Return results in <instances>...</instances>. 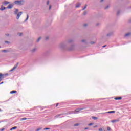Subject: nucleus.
Here are the masks:
<instances>
[{
    "label": "nucleus",
    "instance_id": "f257e3e1",
    "mask_svg": "<svg viewBox=\"0 0 131 131\" xmlns=\"http://www.w3.org/2000/svg\"><path fill=\"white\" fill-rule=\"evenodd\" d=\"M68 46V45L66 41L64 42H62L59 43V45L58 46V48H59V49H60V50H67Z\"/></svg>",
    "mask_w": 131,
    "mask_h": 131
},
{
    "label": "nucleus",
    "instance_id": "f03ea898",
    "mask_svg": "<svg viewBox=\"0 0 131 131\" xmlns=\"http://www.w3.org/2000/svg\"><path fill=\"white\" fill-rule=\"evenodd\" d=\"M14 4L18 6H22L24 5V4H25V1H24V0H20V1L16 0L14 1Z\"/></svg>",
    "mask_w": 131,
    "mask_h": 131
},
{
    "label": "nucleus",
    "instance_id": "7ed1b4c3",
    "mask_svg": "<svg viewBox=\"0 0 131 131\" xmlns=\"http://www.w3.org/2000/svg\"><path fill=\"white\" fill-rule=\"evenodd\" d=\"M73 50H75V45H72L69 47H67V51H73Z\"/></svg>",
    "mask_w": 131,
    "mask_h": 131
},
{
    "label": "nucleus",
    "instance_id": "20e7f679",
    "mask_svg": "<svg viewBox=\"0 0 131 131\" xmlns=\"http://www.w3.org/2000/svg\"><path fill=\"white\" fill-rule=\"evenodd\" d=\"M22 15V12H19L17 14L16 19L17 20H19V18L20 17H21V15Z\"/></svg>",
    "mask_w": 131,
    "mask_h": 131
},
{
    "label": "nucleus",
    "instance_id": "39448f33",
    "mask_svg": "<svg viewBox=\"0 0 131 131\" xmlns=\"http://www.w3.org/2000/svg\"><path fill=\"white\" fill-rule=\"evenodd\" d=\"M73 42V39H70L67 41H66V42H67L68 46V45H69V43H71V42Z\"/></svg>",
    "mask_w": 131,
    "mask_h": 131
},
{
    "label": "nucleus",
    "instance_id": "423d86ee",
    "mask_svg": "<svg viewBox=\"0 0 131 131\" xmlns=\"http://www.w3.org/2000/svg\"><path fill=\"white\" fill-rule=\"evenodd\" d=\"M37 50V48L36 47H34L31 50V53H35Z\"/></svg>",
    "mask_w": 131,
    "mask_h": 131
},
{
    "label": "nucleus",
    "instance_id": "0eeeda50",
    "mask_svg": "<svg viewBox=\"0 0 131 131\" xmlns=\"http://www.w3.org/2000/svg\"><path fill=\"white\" fill-rule=\"evenodd\" d=\"M83 109H86V107L77 108L75 111V112H79V111H81V110H83Z\"/></svg>",
    "mask_w": 131,
    "mask_h": 131
},
{
    "label": "nucleus",
    "instance_id": "6e6552de",
    "mask_svg": "<svg viewBox=\"0 0 131 131\" xmlns=\"http://www.w3.org/2000/svg\"><path fill=\"white\" fill-rule=\"evenodd\" d=\"M8 75H9L8 73H6L4 74H2V76H1V77L2 78H5L6 76H8Z\"/></svg>",
    "mask_w": 131,
    "mask_h": 131
},
{
    "label": "nucleus",
    "instance_id": "1a4fd4ad",
    "mask_svg": "<svg viewBox=\"0 0 131 131\" xmlns=\"http://www.w3.org/2000/svg\"><path fill=\"white\" fill-rule=\"evenodd\" d=\"M14 6V4H9L8 7H6V9H12Z\"/></svg>",
    "mask_w": 131,
    "mask_h": 131
},
{
    "label": "nucleus",
    "instance_id": "9d476101",
    "mask_svg": "<svg viewBox=\"0 0 131 131\" xmlns=\"http://www.w3.org/2000/svg\"><path fill=\"white\" fill-rule=\"evenodd\" d=\"M9 4H10V2H8V1H4L3 2V5L4 6H7V5H9Z\"/></svg>",
    "mask_w": 131,
    "mask_h": 131
},
{
    "label": "nucleus",
    "instance_id": "9b49d317",
    "mask_svg": "<svg viewBox=\"0 0 131 131\" xmlns=\"http://www.w3.org/2000/svg\"><path fill=\"white\" fill-rule=\"evenodd\" d=\"M7 9V7H4L3 5L1 6V8H0L1 11H5Z\"/></svg>",
    "mask_w": 131,
    "mask_h": 131
},
{
    "label": "nucleus",
    "instance_id": "f8f14e48",
    "mask_svg": "<svg viewBox=\"0 0 131 131\" xmlns=\"http://www.w3.org/2000/svg\"><path fill=\"white\" fill-rule=\"evenodd\" d=\"M130 35H131V33L128 32V33H127L126 34H125L124 36H125V37H128V36H130Z\"/></svg>",
    "mask_w": 131,
    "mask_h": 131
},
{
    "label": "nucleus",
    "instance_id": "ddd939ff",
    "mask_svg": "<svg viewBox=\"0 0 131 131\" xmlns=\"http://www.w3.org/2000/svg\"><path fill=\"white\" fill-rule=\"evenodd\" d=\"M113 34V32H111L106 34V36H108V37L111 36Z\"/></svg>",
    "mask_w": 131,
    "mask_h": 131
},
{
    "label": "nucleus",
    "instance_id": "4468645a",
    "mask_svg": "<svg viewBox=\"0 0 131 131\" xmlns=\"http://www.w3.org/2000/svg\"><path fill=\"white\" fill-rule=\"evenodd\" d=\"M81 42H83L84 43H85V45H88V42L86 41V40L85 39H82L81 40Z\"/></svg>",
    "mask_w": 131,
    "mask_h": 131
},
{
    "label": "nucleus",
    "instance_id": "2eb2a0df",
    "mask_svg": "<svg viewBox=\"0 0 131 131\" xmlns=\"http://www.w3.org/2000/svg\"><path fill=\"white\" fill-rule=\"evenodd\" d=\"M118 121H119V120L118 119H116V120H113L111 121V122H112L113 123H114V122H118Z\"/></svg>",
    "mask_w": 131,
    "mask_h": 131
},
{
    "label": "nucleus",
    "instance_id": "dca6fc26",
    "mask_svg": "<svg viewBox=\"0 0 131 131\" xmlns=\"http://www.w3.org/2000/svg\"><path fill=\"white\" fill-rule=\"evenodd\" d=\"M19 12V10L16 9L14 11V14L15 15H17L18 14V12Z\"/></svg>",
    "mask_w": 131,
    "mask_h": 131
},
{
    "label": "nucleus",
    "instance_id": "f3484780",
    "mask_svg": "<svg viewBox=\"0 0 131 131\" xmlns=\"http://www.w3.org/2000/svg\"><path fill=\"white\" fill-rule=\"evenodd\" d=\"M17 93V91L13 90L10 92V94H16Z\"/></svg>",
    "mask_w": 131,
    "mask_h": 131
},
{
    "label": "nucleus",
    "instance_id": "a211bd4d",
    "mask_svg": "<svg viewBox=\"0 0 131 131\" xmlns=\"http://www.w3.org/2000/svg\"><path fill=\"white\" fill-rule=\"evenodd\" d=\"M105 113H115V111H109V112H105Z\"/></svg>",
    "mask_w": 131,
    "mask_h": 131
},
{
    "label": "nucleus",
    "instance_id": "6ab92c4d",
    "mask_svg": "<svg viewBox=\"0 0 131 131\" xmlns=\"http://www.w3.org/2000/svg\"><path fill=\"white\" fill-rule=\"evenodd\" d=\"M120 13H121V10H118L117 12V15L119 16V14H120Z\"/></svg>",
    "mask_w": 131,
    "mask_h": 131
},
{
    "label": "nucleus",
    "instance_id": "aec40b11",
    "mask_svg": "<svg viewBox=\"0 0 131 131\" xmlns=\"http://www.w3.org/2000/svg\"><path fill=\"white\" fill-rule=\"evenodd\" d=\"M29 18V15H28V14L27 15V18L26 19H25V20L24 21V22H26L28 21V19Z\"/></svg>",
    "mask_w": 131,
    "mask_h": 131
},
{
    "label": "nucleus",
    "instance_id": "412c9836",
    "mask_svg": "<svg viewBox=\"0 0 131 131\" xmlns=\"http://www.w3.org/2000/svg\"><path fill=\"white\" fill-rule=\"evenodd\" d=\"M80 3L77 4V5H76V8H79V7H80Z\"/></svg>",
    "mask_w": 131,
    "mask_h": 131
},
{
    "label": "nucleus",
    "instance_id": "4be33fe9",
    "mask_svg": "<svg viewBox=\"0 0 131 131\" xmlns=\"http://www.w3.org/2000/svg\"><path fill=\"white\" fill-rule=\"evenodd\" d=\"M41 39V37H39L37 40H36V42H39V41Z\"/></svg>",
    "mask_w": 131,
    "mask_h": 131
},
{
    "label": "nucleus",
    "instance_id": "5701e85b",
    "mask_svg": "<svg viewBox=\"0 0 131 131\" xmlns=\"http://www.w3.org/2000/svg\"><path fill=\"white\" fill-rule=\"evenodd\" d=\"M122 99V97H116L115 98V100H121Z\"/></svg>",
    "mask_w": 131,
    "mask_h": 131
},
{
    "label": "nucleus",
    "instance_id": "b1692460",
    "mask_svg": "<svg viewBox=\"0 0 131 131\" xmlns=\"http://www.w3.org/2000/svg\"><path fill=\"white\" fill-rule=\"evenodd\" d=\"M17 128V126H14L10 129V130H13L14 129H16Z\"/></svg>",
    "mask_w": 131,
    "mask_h": 131
},
{
    "label": "nucleus",
    "instance_id": "393cba45",
    "mask_svg": "<svg viewBox=\"0 0 131 131\" xmlns=\"http://www.w3.org/2000/svg\"><path fill=\"white\" fill-rule=\"evenodd\" d=\"M109 8H110V5H107L105 7V9L107 10V9H109Z\"/></svg>",
    "mask_w": 131,
    "mask_h": 131
},
{
    "label": "nucleus",
    "instance_id": "a878e982",
    "mask_svg": "<svg viewBox=\"0 0 131 131\" xmlns=\"http://www.w3.org/2000/svg\"><path fill=\"white\" fill-rule=\"evenodd\" d=\"M86 14H88V12L86 11H84L83 13V15H84V16H85Z\"/></svg>",
    "mask_w": 131,
    "mask_h": 131
},
{
    "label": "nucleus",
    "instance_id": "bb28decb",
    "mask_svg": "<svg viewBox=\"0 0 131 131\" xmlns=\"http://www.w3.org/2000/svg\"><path fill=\"white\" fill-rule=\"evenodd\" d=\"M3 53H8L9 51L8 50H2Z\"/></svg>",
    "mask_w": 131,
    "mask_h": 131
},
{
    "label": "nucleus",
    "instance_id": "cd10ccee",
    "mask_svg": "<svg viewBox=\"0 0 131 131\" xmlns=\"http://www.w3.org/2000/svg\"><path fill=\"white\" fill-rule=\"evenodd\" d=\"M17 67H18V64H16V66H15L12 69H13V70H15Z\"/></svg>",
    "mask_w": 131,
    "mask_h": 131
},
{
    "label": "nucleus",
    "instance_id": "c85d7f7f",
    "mask_svg": "<svg viewBox=\"0 0 131 131\" xmlns=\"http://www.w3.org/2000/svg\"><path fill=\"white\" fill-rule=\"evenodd\" d=\"M92 119H94V120L98 119V118L96 117H92Z\"/></svg>",
    "mask_w": 131,
    "mask_h": 131
},
{
    "label": "nucleus",
    "instance_id": "c756f323",
    "mask_svg": "<svg viewBox=\"0 0 131 131\" xmlns=\"http://www.w3.org/2000/svg\"><path fill=\"white\" fill-rule=\"evenodd\" d=\"M42 129V128L39 127V128H38L36 130V131L41 130Z\"/></svg>",
    "mask_w": 131,
    "mask_h": 131
},
{
    "label": "nucleus",
    "instance_id": "7c9ffc66",
    "mask_svg": "<svg viewBox=\"0 0 131 131\" xmlns=\"http://www.w3.org/2000/svg\"><path fill=\"white\" fill-rule=\"evenodd\" d=\"M88 7V5H85V6L84 7V8H83L82 10H85V9H86V7Z\"/></svg>",
    "mask_w": 131,
    "mask_h": 131
},
{
    "label": "nucleus",
    "instance_id": "2f4dec72",
    "mask_svg": "<svg viewBox=\"0 0 131 131\" xmlns=\"http://www.w3.org/2000/svg\"><path fill=\"white\" fill-rule=\"evenodd\" d=\"M61 115H62V114H58L57 115H56L55 116L56 118H58V117H59V116H61Z\"/></svg>",
    "mask_w": 131,
    "mask_h": 131
},
{
    "label": "nucleus",
    "instance_id": "473e14b6",
    "mask_svg": "<svg viewBox=\"0 0 131 131\" xmlns=\"http://www.w3.org/2000/svg\"><path fill=\"white\" fill-rule=\"evenodd\" d=\"M27 119V118H23L21 119V120H26Z\"/></svg>",
    "mask_w": 131,
    "mask_h": 131
},
{
    "label": "nucleus",
    "instance_id": "72a5a7b5",
    "mask_svg": "<svg viewBox=\"0 0 131 131\" xmlns=\"http://www.w3.org/2000/svg\"><path fill=\"white\" fill-rule=\"evenodd\" d=\"M17 35H18L19 36H21L22 35V33H18L17 34Z\"/></svg>",
    "mask_w": 131,
    "mask_h": 131
},
{
    "label": "nucleus",
    "instance_id": "f704fd0d",
    "mask_svg": "<svg viewBox=\"0 0 131 131\" xmlns=\"http://www.w3.org/2000/svg\"><path fill=\"white\" fill-rule=\"evenodd\" d=\"M78 125H79V124L76 123L74 125V126H78Z\"/></svg>",
    "mask_w": 131,
    "mask_h": 131
},
{
    "label": "nucleus",
    "instance_id": "c9c22d12",
    "mask_svg": "<svg viewBox=\"0 0 131 131\" xmlns=\"http://www.w3.org/2000/svg\"><path fill=\"white\" fill-rule=\"evenodd\" d=\"M93 124H94V123H91L89 124L88 125H89V126H91L93 125Z\"/></svg>",
    "mask_w": 131,
    "mask_h": 131
},
{
    "label": "nucleus",
    "instance_id": "e433bc0d",
    "mask_svg": "<svg viewBox=\"0 0 131 131\" xmlns=\"http://www.w3.org/2000/svg\"><path fill=\"white\" fill-rule=\"evenodd\" d=\"M83 26H84V27H86V26H88V24H83Z\"/></svg>",
    "mask_w": 131,
    "mask_h": 131
},
{
    "label": "nucleus",
    "instance_id": "4c0bfd02",
    "mask_svg": "<svg viewBox=\"0 0 131 131\" xmlns=\"http://www.w3.org/2000/svg\"><path fill=\"white\" fill-rule=\"evenodd\" d=\"M5 43H7V44L10 43V42L9 41H5Z\"/></svg>",
    "mask_w": 131,
    "mask_h": 131
},
{
    "label": "nucleus",
    "instance_id": "58836bf2",
    "mask_svg": "<svg viewBox=\"0 0 131 131\" xmlns=\"http://www.w3.org/2000/svg\"><path fill=\"white\" fill-rule=\"evenodd\" d=\"M6 36H10V34L7 33V34H5Z\"/></svg>",
    "mask_w": 131,
    "mask_h": 131
},
{
    "label": "nucleus",
    "instance_id": "ea45409f",
    "mask_svg": "<svg viewBox=\"0 0 131 131\" xmlns=\"http://www.w3.org/2000/svg\"><path fill=\"white\" fill-rule=\"evenodd\" d=\"M45 39H46V40H48V39H49V36H46V37H45Z\"/></svg>",
    "mask_w": 131,
    "mask_h": 131
},
{
    "label": "nucleus",
    "instance_id": "a19ab883",
    "mask_svg": "<svg viewBox=\"0 0 131 131\" xmlns=\"http://www.w3.org/2000/svg\"><path fill=\"white\" fill-rule=\"evenodd\" d=\"M90 43H91V45H94L95 43V42L91 41V42H90Z\"/></svg>",
    "mask_w": 131,
    "mask_h": 131
},
{
    "label": "nucleus",
    "instance_id": "79ce46f5",
    "mask_svg": "<svg viewBox=\"0 0 131 131\" xmlns=\"http://www.w3.org/2000/svg\"><path fill=\"white\" fill-rule=\"evenodd\" d=\"M47 129H50V128H45L44 130H47Z\"/></svg>",
    "mask_w": 131,
    "mask_h": 131
},
{
    "label": "nucleus",
    "instance_id": "37998d69",
    "mask_svg": "<svg viewBox=\"0 0 131 131\" xmlns=\"http://www.w3.org/2000/svg\"><path fill=\"white\" fill-rule=\"evenodd\" d=\"M51 9H52V6L50 5L49 8V10H51Z\"/></svg>",
    "mask_w": 131,
    "mask_h": 131
},
{
    "label": "nucleus",
    "instance_id": "c03bdc74",
    "mask_svg": "<svg viewBox=\"0 0 131 131\" xmlns=\"http://www.w3.org/2000/svg\"><path fill=\"white\" fill-rule=\"evenodd\" d=\"M99 131H103V129L102 128H100L99 129Z\"/></svg>",
    "mask_w": 131,
    "mask_h": 131
},
{
    "label": "nucleus",
    "instance_id": "a18cd8bd",
    "mask_svg": "<svg viewBox=\"0 0 131 131\" xmlns=\"http://www.w3.org/2000/svg\"><path fill=\"white\" fill-rule=\"evenodd\" d=\"M111 128H110V127H107V130L109 131V130H111Z\"/></svg>",
    "mask_w": 131,
    "mask_h": 131
},
{
    "label": "nucleus",
    "instance_id": "49530a36",
    "mask_svg": "<svg viewBox=\"0 0 131 131\" xmlns=\"http://www.w3.org/2000/svg\"><path fill=\"white\" fill-rule=\"evenodd\" d=\"M96 25V26H99V25H100V23H97Z\"/></svg>",
    "mask_w": 131,
    "mask_h": 131
},
{
    "label": "nucleus",
    "instance_id": "de8ad7c7",
    "mask_svg": "<svg viewBox=\"0 0 131 131\" xmlns=\"http://www.w3.org/2000/svg\"><path fill=\"white\" fill-rule=\"evenodd\" d=\"M98 127V125H95L93 126L94 128H96V127Z\"/></svg>",
    "mask_w": 131,
    "mask_h": 131
},
{
    "label": "nucleus",
    "instance_id": "09e8293b",
    "mask_svg": "<svg viewBox=\"0 0 131 131\" xmlns=\"http://www.w3.org/2000/svg\"><path fill=\"white\" fill-rule=\"evenodd\" d=\"M49 4H50V1H47V5H49Z\"/></svg>",
    "mask_w": 131,
    "mask_h": 131
},
{
    "label": "nucleus",
    "instance_id": "8fccbe9b",
    "mask_svg": "<svg viewBox=\"0 0 131 131\" xmlns=\"http://www.w3.org/2000/svg\"><path fill=\"white\" fill-rule=\"evenodd\" d=\"M0 130L4 131V130H5V128H2V129H0Z\"/></svg>",
    "mask_w": 131,
    "mask_h": 131
},
{
    "label": "nucleus",
    "instance_id": "3c124183",
    "mask_svg": "<svg viewBox=\"0 0 131 131\" xmlns=\"http://www.w3.org/2000/svg\"><path fill=\"white\" fill-rule=\"evenodd\" d=\"M103 2H104V0H101L100 1V3H103Z\"/></svg>",
    "mask_w": 131,
    "mask_h": 131
},
{
    "label": "nucleus",
    "instance_id": "603ef678",
    "mask_svg": "<svg viewBox=\"0 0 131 131\" xmlns=\"http://www.w3.org/2000/svg\"><path fill=\"white\" fill-rule=\"evenodd\" d=\"M59 105V103H57L56 105V107H58V106Z\"/></svg>",
    "mask_w": 131,
    "mask_h": 131
},
{
    "label": "nucleus",
    "instance_id": "864d4df0",
    "mask_svg": "<svg viewBox=\"0 0 131 131\" xmlns=\"http://www.w3.org/2000/svg\"><path fill=\"white\" fill-rule=\"evenodd\" d=\"M88 129H89V128H88V127H86L84 128V129H85V130Z\"/></svg>",
    "mask_w": 131,
    "mask_h": 131
},
{
    "label": "nucleus",
    "instance_id": "5fc2aeb1",
    "mask_svg": "<svg viewBox=\"0 0 131 131\" xmlns=\"http://www.w3.org/2000/svg\"><path fill=\"white\" fill-rule=\"evenodd\" d=\"M106 47V45H104L103 46H102V48H105Z\"/></svg>",
    "mask_w": 131,
    "mask_h": 131
},
{
    "label": "nucleus",
    "instance_id": "6e6d98bb",
    "mask_svg": "<svg viewBox=\"0 0 131 131\" xmlns=\"http://www.w3.org/2000/svg\"><path fill=\"white\" fill-rule=\"evenodd\" d=\"M13 70H14L13 69H11V70H10V71L12 72V71H13Z\"/></svg>",
    "mask_w": 131,
    "mask_h": 131
},
{
    "label": "nucleus",
    "instance_id": "4d7b16f0",
    "mask_svg": "<svg viewBox=\"0 0 131 131\" xmlns=\"http://www.w3.org/2000/svg\"><path fill=\"white\" fill-rule=\"evenodd\" d=\"M2 77H0V81H2Z\"/></svg>",
    "mask_w": 131,
    "mask_h": 131
},
{
    "label": "nucleus",
    "instance_id": "13d9d810",
    "mask_svg": "<svg viewBox=\"0 0 131 131\" xmlns=\"http://www.w3.org/2000/svg\"><path fill=\"white\" fill-rule=\"evenodd\" d=\"M3 83H4V82H2L1 83H0V84H3Z\"/></svg>",
    "mask_w": 131,
    "mask_h": 131
},
{
    "label": "nucleus",
    "instance_id": "bf43d9fd",
    "mask_svg": "<svg viewBox=\"0 0 131 131\" xmlns=\"http://www.w3.org/2000/svg\"><path fill=\"white\" fill-rule=\"evenodd\" d=\"M106 113H101V114H106Z\"/></svg>",
    "mask_w": 131,
    "mask_h": 131
},
{
    "label": "nucleus",
    "instance_id": "052dcab7",
    "mask_svg": "<svg viewBox=\"0 0 131 131\" xmlns=\"http://www.w3.org/2000/svg\"><path fill=\"white\" fill-rule=\"evenodd\" d=\"M1 76H2V73H0V77H1Z\"/></svg>",
    "mask_w": 131,
    "mask_h": 131
},
{
    "label": "nucleus",
    "instance_id": "680f3d73",
    "mask_svg": "<svg viewBox=\"0 0 131 131\" xmlns=\"http://www.w3.org/2000/svg\"><path fill=\"white\" fill-rule=\"evenodd\" d=\"M0 111H2V110L0 108Z\"/></svg>",
    "mask_w": 131,
    "mask_h": 131
},
{
    "label": "nucleus",
    "instance_id": "e2e57ef3",
    "mask_svg": "<svg viewBox=\"0 0 131 131\" xmlns=\"http://www.w3.org/2000/svg\"><path fill=\"white\" fill-rule=\"evenodd\" d=\"M1 46H0V48H1Z\"/></svg>",
    "mask_w": 131,
    "mask_h": 131
}]
</instances>
